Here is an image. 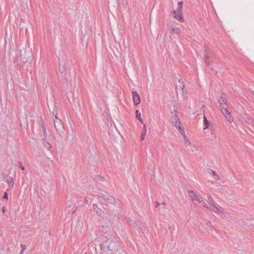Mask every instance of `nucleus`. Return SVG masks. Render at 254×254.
<instances>
[{"instance_id":"nucleus-1","label":"nucleus","mask_w":254,"mask_h":254,"mask_svg":"<svg viewBox=\"0 0 254 254\" xmlns=\"http://www.w3.org/2000/svg\"><path fill=\"white\" fill-rule=\"evenodd\" d=\"M16 53L18 54L19 56V58L21 60L20 62L27 63L31 58L32 50L29 46L26 47L22 49H18L16 51Z\"/></svg>"},{"instance_id":"nucleus-2","label":"nucleus","mask_w":254,"mask_h":254,"mask_svg":"<svg viewBox=\"0 0 254 254\" xmlns=\"http://www.w3.org/2000/svg\"><path fill=\"white\" fill-rule=\"evenodd\" d=\"M207 202L211 205L213 206V208L210 209L211 211L217 213L219 215L223 214V208L220 206L217 203L215 202L210 195H207Z\"/></svg>"},{"instance_id":"nucleus-3","label":"nucleus","mask_w":254,"mask_h":254,"mask_svg":"<svg viewBox=\"0 0 254 254\" xmlns=\"http://www.w3.org/2000/svg\"><path fill=\"white\" fill-rule=\"evenodd\" d=\"M177 112L176 110H174L173 111L171 112L172 116V124L175 126L177 128H178L179 130H183V128L181 127V122L180 121L179 118L177 115Z\"/></svg>"},{"instance_id":"nucleus-4","label":"nucleus","mask_w":254,"mask_h":254,"mask_svg":"<svg viewBox=\"0 0 254 254\" xmlns=\"http://www.w3.org/2000/svg\"><path fill=\"white\" fill-rule=\"evenodd\" d=\"M54 125L56 130L58 132H63L64 130V126L63 122L61 119L58 118L57 116H55V119L54 120Z\"/></svg>"},{"instance_id":"nucleus-5","label":"nucleus","mask_w":254,"mask_h":254,"mask_svg":"<svg viewBox=\"0 0 254 254\" xmlns=\"http://www.w3.org/2000/svg\"><path fill=\"white\" fill-rule=\"evenodd\" d=\"M104 245L109 251H114L117 248V244L112 239H108V240L105 242Z\"/></svg>"},{"instance_id":"nucleus-6","label":"nucleus","mask_w":254,"mask_h":254,"mask_svg":"<svg viewBox=\"0 0 254 254\" xmlns=\"http://www.w3.org/2000/svg\"><path fill=\"white\" fill-rule=\"evenodd\" d=\"M188 194L192 201H197V202L201 201L202 197L198 195L195 191L190 190L188 191Z\"/></svg>"},{"instance_id":"nucleus-7","label":"nucleus","mask_w":254,"mask_h":254,"mask_svg":"<svg viewBox=\"0 0 254 254\" xmlns=\"http://www.w3.org/2000/svg\"><path fill=\"white\" fill-rule=\"evenodd\" d=\"M99 197L105 200H107V202L109 203H114L115 202V198L108 193H101L100 195H99Z\"/></svg>"},{"instance_id":"nucleus-8","label":"nucleus","mask_w":254,"mask_h":254,"mask_svg":"<svg viewBox=\"0 0 254 254\" xmlns=\"http://www.w3.org/2000/svg\"><path fill=\"white\" fill-rule=\"evenodd\" d=\"M132 94V99L134 105H138L140 103V99L139 94L136 91H133Z\"/></svg>"},{"instance_id":"nucleus-9","label":"nucleus","mask_w":254,"mask_h":254,"mask_svg":"<svg viewBox=\"0 0 254 254\" xmlns=\"http://www.w3.org/2000/svg\"><path fill=\"white\" fill-rule=\"evenodd\" d=\"M93 208L94 211L100 216H103L104 215V213L103 211L99 208L97 204H93Z\"/></svg>"},{"instance_id":"nucleus-10","label":"nucleus","mask_w":254,"mask_h":254,"mask_svg":"<svg viewBox=\"0 0 254 254\" xmlns=\"http://www.w3.org/2000/svg\"><path fill=\"white\" fill-rule=\"evenodd\" d=\"M207 172L210 175L213 177L215 180L217 181L219 180L220 177L219 175L214 171L212 169H208Z\"/></svg>"},{"instance_id":"nucleus-11","label":"nucleus","mask_w":254,"mask_h":254,"mask_svg":"<svg viewBox=\"0 0 254 254\" xmlns=\"http://www.w3.org/2000/svg\"><path fill=\"white\" fill-rule=\"evenodd\" d=\"M174 14H175V17L176 19H177L180 22L184 21V18L182 16V12L174 11Z\"/></svg>"},{"instance_id":"nucleus-12","label":"nucleus","mask_w":254,"mask_h":254,"mask_svg":"<svg viewBox=\"0 0 254 254\" xmlns=\"http://www.w3.org/2000/svg\"><path fill=\"white\" fill-rule=\"evenodd\" d=\"M223 114L229 123H231L233 122V118L229 111H226L225 112L223 113Z\"/></svg>"},{"instance_id":"nucleus-13","label":"nucleus","mask_w":254,"mask_h":254,"mask_svg":"<svg viewBox=\"0 0 254 254\" xmlns=\"http://www.w3.org/2000/svg\"><path fill=\"white\" fill-rule=\"evenodd\" d=\"M170 32L172 34L179 35L181 33V31L178 27H171L170 28Z\"/></svg>"},{"instance_id":"nucleus-14","label":"nucleus","mask_w":254,"mask_h":254,"mask_svg":"<svg viewBox=\"0 0 254 254\" xmlns=\"http://www.w3.org/2000/svg\"><path fill=\"white\" fill-rule=\"evenodd\" d=\"M10 189H12L14 186V180L12 177H9L6 180Z\"/></svg>"},{"instance_id":"nucleus-15","label":"nucleus","mask_w":254,"mask_h":254,"mask_svg":"<svg viewBox=\"0 0 254 254\" xmlns=\"http://www.w3.org/2000/svg\"><path fill=\"white\" fill-rule=\"evenodd\" d=\"M147 133V127L145 124L143 125V129L142 131L141 135V140H143L145 139V134Z\"/></svg>"},{"instance_id":"nucleus-16","label":"nucleus","mask_w":254,"mask_h":254,"mask_svg":"<svg viewBox=\"0 0 254 254\" xmlns=\"http://www.w3.org/2000/svg\"><path fill=\"white\" fill-rule=\"evenodd\" d=\"M135 115H136V118L141 123L143 124V121L141 118V113L139 112V111L137 110L135 111Z\"/></svg>"},{"instance_id":"nucleus-17","label":"nucleus","mask_w":254,"mask_h":254,"mask_svg":"<svg viewBox=\"0 0 254 254\" xmlns=\"http://www.w3.org/2000/svg\"><path fill=\"white\" fill-rule=\"evenodd\" d=\"M67 64H59V69L61 73H64L67 69Z\"/></svg>"},{"instance_id":"nucleus-18","label":"nucleus","mask_w":254,"mask_h":254,"mask_svg":"<svg viewBox=\"0 0 254 254\" xmlns=\"http://www.w3.org/2000/svg\"><path fill=\"white\" fill-rule=\"evenodd\" d=\"M220 107L222 113L225 112L226 111H228L227 103L225 104H223V105H220Z\"/></svg>"},{"instance_id":"nucleus-19","label":"nucleus","mask_w":254,"mask_h":254,"mask_svg":"<svg viewBox=\"0 0 254 254\" xmlns=\"http://www.w3.org/2000/svg\"><path fill=\"white\" fill-rule=\"evenodd\" d=\"M184 143L186 147H187L190 146L191 144L190 141L187 137L186 135L184 136Z\"/></svg>"},{"instance_id":"nucleus-20","label":"nucleus","mask_w":254,"mask_h":254,"mask_svg":"<svg viewBox=\"0 0 254 254\" xmlns=\"http://www.w3.org/2000/svg\"><path fill=\"white\" fill-rule=\"evenodd\" d=\"M183 4V3L182 1H179L178 3L177 9L174 10V11H178L182 12Z\"/></svg>"},{"instance_id":"nucleus-21","label":"nucleus","mask_w":254,"mask_h":254,"mask_svg":"<svg viewBox=\"0 0 254 254\" xmlns=\"http://www.w3.org/2000/svg\"><path fill=\"white\" fill-rule=\"evenodd\" d=\"M203 124L205 126L204 127V129H207L209 127V122L207 120V118L205 116L203 117Z\"/></svg>"},{"instance_id":"nucleus-22","label":"nucleus","mask_w":254,"mask_h":254,"mask_svg":"<svg viewBox=\"0 0 254 254\" xmlns=\"http://www.w3.org/2000/svg\"><path fill=\"white\" fill-rule=\"evenodd\" d=\"M177 87L181 90H183L185 87L184 82L181 81L180 79L179 80V85H177Z\"/></svg>"},{"instance_id":"nucleus-23","label":"nucleus","mask_w":254,"mask_h":254,"mask_svg":"<svg viewBox=\"0 0 254 254\" xmlns=\"http://www.w3.org/2000/svg\"><path fill=\"white\" fill-rule=\"evenodd\" d=\"M200 205H201L204 208L208 209L209 207L207 204L203 201L202 197L201 198V201L198 202Z\"/></svg>"},{"instance_id":"nucleus-24","label":"nucleus","mask_w":254,"mask_h":254,"mask_svg":"<svg viewBox=\"0 0 254 254\" xmlns=\"http://www.w3.org/2000/svg\"><path fill=\"white\" fill-rule=\"evenodd\" d=\"M218 101L220 103V105H223V104H225L227 103L226 99L225 98L221 97L219 100Z\"/></svg>"},{"instance_id":"nucleus-25","label":"nucleus","mask_w":254,"mask_h":254,"mask_svg":"<svg viewBox=\"0 0 254 254\" xmlns=\"http://www.w3.org/2000/svg\"><path fill=\"white\" fill-rule=\"evenodd\" d=\"M42 127L43 131L44 132V136H45V137H46L47 136V132H46V127L45 126L43 123H42Z\"/></svg>"},{"instance_id":"nucleus-26","label":"nucleus","mask_w":254,"mask_h":254,"mask_svg":"<svg viewBox=\"0 0 254 254\" xmlns=\"http://www.w3.org/2000/svg\"><path fill=\"white\" fill-rule=\"evenodd\" d=\"M20 247L21 248V251L20 252V254H23V253H24V251H25V250L26 248V246L25 245L21 244L20 245Z\"/></svg>"},{"instance_id":"nucleus-27","label":"nucleus","mask_w":254,"mask_h":254,"mask_svg":"<svg viewBox=\"0 0 254 254\" xmlns=\"http://www.w3.org/2000/svg\"><path fill=\"white\" fill-rule=\"evenodd\" d=\"M45 145L48 150H50L52 148L51 145L48 142H46Z\"/></svg>"},{"instance_id":"nucleus-28","label":"nucleus","mask_w":254,"mask_h":254,"mask_svg":"<svg viewBox=\"0 0 254 254\" xmlns=\"http://www.w3.org/2000/svg\"><path fill=\"white\" fill-rule=\"evenodd\" d=\"M18 163L19 165L20 168L22 170H24L25 167L22 165V163L21 162H18Z\"/></svg>"},{"instance_id":"nucleus-29","label":"nucleus","mask_w":254,"mask_h":254,"mask_svg":"<svg viewBox=\"0 0 254 254\" xmlns=\"http://www.w3.org/2000/svg\"><path fill=\"white\" fill-rule=\"evenodd\" d=\"M3 198L4 199H8V194L6 192H4Z\"/></svg>"},{"instance_id":"nucleus-30","label":"nucleus","mask_w":254,"mask_h":254,"mask_svg":"<svg viewBox=\"0 0 254 254\" xmlns=\"http://www.w3.org/2000/svg\"><path fill=\"white\" fill-rule=\"evenodd\" d=\"M13 58V60H12V62L13 63H16V62H18V60L17 59H15L14 57H12Z\"/></svg>"},{"instance_id":"nucleus-31","label":"nucleus","mask_w":254,"mask_h":254,"mask_svg":"<svg viewBox=\"0 0 254 254\" xmlns=\"http://www.w3.org/2000/svg\"><path fill=\"white\" fill-rule=\"evenodd\" d=\"M155 207L156 208L158 207L160 205V203H158V202H155Z\"/></svg>"},{"instance_id":"nucleus-32","label":"nucleus","mask_w":254,"mask_h":254,"mask_svg":"<svg viewBox=\"0 0 254 254\" xmlns=\"http://www.w3.org/2000/svg\"><path fill=\"white\" fill-rule=\"evenodd\" d=\"M5 212V207L4 206L2 208V212L4 213Z\"/></svg>"},{"instance_id":"nucleus-33","label":"nucleus","mask_w":254,"mask_h":254,"mask_svg":"<svg viewBox=\"0 0 254 254\" xmlns=\"http://www.w3.org/2000/svg\"><path fill=\"white\" fill-rule=\"evenodd\" d=\"M100 180H101V181H102V180H104V178H103V177H100Z\"/></svg>"},{"instance_id":"nucleus-34","label":"nucleus","mask_w":254,"mask_h":254,"mask_svg":"<svg viewBox=\"0 0 254 254\" xmlns=\"http://www.w3.org/2000/svg\"><path fill=\"white\" fill-rule=\"evenodd\" d=\"M162 205H166V203L165 202H162Z\"/></svg>"}]
</instances>
